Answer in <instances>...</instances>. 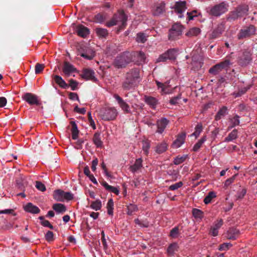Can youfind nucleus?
Listing matches in <instances>:
<instances>
[{"mask_svg":"<svg viewBox=\"0 0 257 257\" xmlns=\"http://www.w3.org/2000/svg\"><path fill=\"white\" fill-rule=\"evenodd\" d=\"M140 81L139 69H132L126 73L125 80L123 83L122 87L124 89L130 90L137 86Z\"/></svg>","mask_w":257,"mask_h":257,"instance_id":"nucleus-1","label":"nucleus"},{"mask_svg":"<svg viewBox=\"0 0 257 257\" xmlns=\"http://www.w3.org/2000/svg\"><path fill=\"white\" fill-rule=\"evenodd\" d=\"M118 114L114 107H103L99 111V116L105 121L112 120L115 119Z\"/></svg>","mask_w":257,"mask_h":257,"instance_id":"nucleus-2","label":"nucleus"},{"mask_svg":"<svg viewBox=\"0 0 257 257\" xmlns=\"http://www.w3.org/2000/svg\"><path fill=\"white\" fill-rule=\"evenodd\" d=\"M228 9V5L225 2H222L212 7L209 11V14L214 17H219L225 13Z\"/></svg>","mask_w":257,"mask_h":257,"instance_id":"nucleus-3","label":"nucleus"},{"mask_svg":"<svg viewBox=\"0 0 257 257\" xmlns=\"http://www.w3.org/2000/svg\"><path fill=\"white\" fill-rule=\"evenodd\" d=\"M183 29L184 28L182 25L179 23L173 25L169 32V39L175 40L179 39L182 34Z\"/></svg>","mask_w":257,"mask_h":257,"instance_id":"nucleus-4","label":"nucleus"},{"mask_svg":"<svg viewBox=\"0 0 257 257\" xmlns=\"http://www.w3.org/2000/svg\"><path fill=\"white\" fill-rule=\"evenodd\" d=\"M53 197L57 201H64V200H72L73 198V195L70 192L57 190L54 191Z\"/></svg>","mask_w":257,"mask_h":257,"instance_id":"nucleus-5","label":"nucleus"},{"mask_svg":"<svg viewBox=\"0 0 257 257\" xmlns=\"http://www.w3.org/2000/svg\"><path fill=\"white\" fill-rule=\"evenodd\" d=\"M255 28L253 25H249V26L244 27L240 29L237 34V38L238 39H243L248 38L251 35L255 34Z\"/></svg>","mask_w":257,"mask_h":257,"instance_id":"nucleus-6","label":"nucleus"},{"mask_svg":"<svg viewBox=\"0 0 257 257\" xmlns=\"http://www.w3.org/2000/svg\"><path fill=\"white\" fill-rule=\"evenodd\" d=\"M128 55V53L126 52L117 56L114 62V66L117 68L125 67L131 61Z\"/></svg>","mask_w":257,"mask_h":257,"instance_id":"nucleus-7","label":"nucleus"},{"mask_svg":"<svg viewBox=\"0 0 257 257\" xmlns=\"http://www.w3.org/2000/svg\"><path fill=\"white\" fill-rule=\"evenodd\" d=\"M230 63V61L228 60H225L210 68L209 70V72L213 75H216L223 69L227 68Z\"/></svg>","mask_w":257,"mask_h":257,"instance_id":"nucleus-8","label":"nucleus"},{"mask_svg":"<svg viewBox=\"0 0 257 257\" xmlns=\"http://www.w3.org/2000/svg\"><path fill=\"white\" fill-rule=\"evenodd\" d=\"M172 9L174 10V12L178 15L179 18H182L183 17L182 14L187 9L186 2L185 1L176 2Z\"/></svg>","mask_w":257,"mask_h":257,"instance_id":"nucleus-9","label":"nucleus"},{"mask_svg":"<svg viewBox=\"0 0 257 257\" xmlns=\"http://www.w3.org/2000/svg\"><path fill=\"white\" fill-rule=\"evenodd\" d=\"M114 97L116 100L119 107L125 113L131 112V109L129 105L117 94H114Z\"/></svg>","mask_w":257,"mask_h":257,"instance_id":"nucleus-10","label":"nucleus"},{"mask_svg":"<svg viewBox=\"0 0 257 257\" xmlns=\"http://www.w3.org/2000/svg\"><path fill=\"white\" fill-rule=\"evenodd\" d=\"M23 100L31 105L39 104L37 96L31 93H26L22 96Z\"/></svg>","mask_w":257,"mask_h":257,"instance_id":"nucleus-11","label":"nucleus"},{"mask_svg":"<svg viewBox=\"0 0 257 257\" xmlns=\"http://www.w3.org/2000/svg\"><path fill=\"white\" fill-rule=\"evenodd\" d=\"M169 123V120L166 118H161L157 121V132L162 134L164 131Z\"/></svg>","mask_w":257,"mask_h":257,"instance_id":"nucleus-12","label":"nucleus"},{"mask_svg":"<svg viewBox=\"0 0 257 257\" xmlns=\"http://www.w3.org/2000/svg\"><path fill=\"white\" fill-rule=\"evenodd\" d=\"M165 11V4L161 2L156 4L153 8V14L155 16H159Z\"/></svg>","mask_w":257,"mask_h":257,"instance_id":"nucleus-13","label":"nucleus"},{"mask_svg":"<svg viewBox=\"0 0 257 257\" xmlns=\"http://www.w3.org/2000/svg\"><path fill=\"white\" fill-rule=\"evenodd\" d=\"M223 224V220L220 219L215 221L211 227L210 234L213 236H216L218 235V229L221 227Z\"/></svg>","mask_w":257,"mask_h":257,"instance_id":"nucleus-14","label":"nucleus"},{"mask_svg":"<svg viewBox=\"0 0 257 257\" xmlns=\"http://www.w3.org/2000/svg\"><path fill=\"white\" fill-rule=\"evenodd\" d=\"M76 71V69L73 65L67 62H65L64 63L63 71L65 75L69 76L72 73Z\"/></svg>","mask_w":257,"mask_h":257,"instance_id":"nucleus-15","label":"nucleus"},{"mask_svg":"<svg viewBox=\"0 0 257 257\" xmlns=\"http://www.w3.org/2000/svg\"><path fill=\"white\" fill-rule=\"evenodd\" d=\"M25 211L32 214H38L40 212V209L32 203H28L24 206Z\"/></svg>","mask_w":257,"mask_h":257,"instance_id":"nucleus-16","label":"nucleus"},{"mask_svg":"<svg viewBox=\"0 0 257 257\" xmlns=\"http://www.w3.org/2000/svg\"><path fill=\"white\" fill-rule=\"evenodd\" d=\"M77 35L81 37H86L89 33V29L82 25H79L76 28Z\"/></svg>","mask_w":257,"mask_h":257,"instance_id":"nucleus-17","label":"nucleus"},{"mask_svg":"<svg viewBox=\"0 0 257 257\" xmlns=\"http://www.w3.org/2000/svg\"><path fill=\"white\" fill-rule=\"evenodd\" d=\"M114 15H117V20H118V24L120 23L121 26L125 27L126 25V22L127 21V17L123 11L120 10L118 11L117 14Z\"/></svg>","mask_w":257,"mask_h":257,"instance_id":"nucleus-18","label":"nucleus"},{"mask_svg":"<svg viewBox=\"0 0 257 257\" xmlns=\"http://www.w3.org/2000/svg\"><path fill=\"white\" fill-rule=\"evenodd\" d=\"M250 54L248 52H243L242 56L239 59V63L243 66L248 64L250 61Z\"/></svg>","mask_w":257,"mask_h":257,"instance_id":"nucleus-19","label":"nucleus"},{"mask_svg":"<svg viewBox=\"0 0 257 257\" xmlns=\"http://www.w3.org/2000/svg\"><path fill=\"white\" fill-rule=\"evenodd\" d=\"M81 76L86 80L93 79L94 78V72L92 70L85 69L83 70Z\"/></svg>","mask_w":257,"mask_h":257,"instance_id":"nucleus-20","label":"nucleus"},{"mask_svg":"<svg viewBox=\"0 0 257 257\" xmlns=\"http://www.w3.org/2000/svg\"><path fill=\"white\" fill-rule=\"evenodd\" d=\"M186 135L185 134H182L178 136L176 140L173 142L172 146L174 148H178L184 144Z\"/></svg>","mask_w":257,"mask_h":257,"instance_id":"nucleus-21","label":"nucleus"},{"mask_svg":"<svg viewBox=\"0 0 257 257\" xmlns=\"http://www.w3.org/2000/svg\"><path fill=\"white\" fill-rule=\"evenodd\" d=\"M80 56L87 60H91L95 56V52L93 49L87 48L85 52L81 53Z\"/></svg>","mask_w":257,"mask_h":257,"instance_id":"nucleus-22","label":"nucleus"},{"mask_svg":"<svg viewBox=\"0 0 257 257\" xmlns=\"http://www.w3.org/2000/svg\"><path fill=\"white\" fill-rule=\"evenodd\" d=\"M200 33L201 30L199 28L193 27L188 31V32L185 34V35L189 38H192L197 36L200 34Z\"/></svg>","mask_w":257,"mask_h":257,"instance_id":"nucleus-23","label":"nucleus"},{"mask_svg":"<svg viewBox=\"0 0 257 257\" xmlns=\"http://www.w3.org/2000/svg\"><path fill=\"white\" fill-rule=\"evenodd\" d=\"M156 83L158 87L161 89L162 93L169 94L171 92L168 84L162 83L158 81H156Z\"/></svg>","mask_w":257,"mask_h":257,"instance_id":"nucleus-24","label":"nucleus"},{"mask_svg":"<svg viewBox=\"0 0 257 257\" xmlns=\"http://www.w3.org/2000/svg\"><path fill=\"white\" fill-rule=\"evenodd\" d=\"M238 230L235 228H230L227 232V237L229 239L234 240L238 236Z\"/></svg>","mask_w":257,"mask_h":257,"instance_id":"nucleus-25","label":"nucleus"},{"mask_svg":"<svg viewBox=\"0 0 257 257\" xmlns=\"http://www.w3.org/2000/svg\"><path fill=\"white\" fill-rule=\"evenodd\" d=\"M145 101L147 104L153 108H155L158 104V100L157 99L151 96H146L145 97Z\"/></svg>","mask_w":257,"mask_h":257,"instance_id":"nucleus-26","label":"nucleus"},{"mask_svg":"<svg viewBox=\"0 0 257 257\" xmlns=\"http://www.w3.org/2000/svg\"><path fill=\"white\" fill-rule=\"evenodd\" d=\"M227 110L228 109L226 106H224L220 108L215 115V119L216 120H220L222 117L227 114Z\"/></svg>","mask_w":257,"mask_h":257,"instance_id":"nucleus-27","label":"nucleus"},{"mask_svg":"<svg viewBox=\"0 0 257 257\" xmlns=\"http://www.w3.org/2000/svg\"><path fill=\"white\" fill-rule=\"evenodd\" d=\"M52 208L57 213H63L66 211L65 206L61 203L54 204Z\"/></svg>","mask_w":257,"mask_h":257,"instance_id":"nucleus-28","label":"nucleus"},{"mask_svg":"<svg viewBox=\"0 0 257 257\" xmlns=\"http://www.w3.org/2000/svg\"><path fill=\"white\" fill-rule=\"evenodd\" d=\"M55 82L59 85V86L63 88H66L67 87V84L62 78L59 75H54L53 76Z\"/></svg>","mask_w":257,"mask_h":257,"instance_id":"nucleus-29","label":"nucleus"},{"mask_svg":"<svg viewBox=\"0 0 257 257\" xmlns=\"http://www.w3.org/2000/svg\"><path fill=\"white\" fill-rule=\"evenodd\" d=\"M239 118V116L236 115L232 118L229 119L230 125L228 127V130L231 129L235 126L239 124L240 121Z\"/></svg>","mask_w":257,"mask_h":257,"instance_id":"nucleus-30","label":"nucleus"},{"mask_svg":"<svg viewBox=\"0 0 257 257\" xmlns=\"http://www.w3.org/2000/svg\"><path fill=\"white\" fill-rule=\"evenodd\" d=\"M142 167V160L141 158H139L137 160H136L135 164L131 166V171L133 172H135L139 170L140 169H141Z\"/></svg>","mask_w":257,"mask_h":257,"instance_id":"nucleus-31","label":"nucleus"},{"mask_svg":"<svg viewBox=\"0 0 257 257\" xmlns=\"http://www.w3.org/2000/svg\"><path fill=\"white\" fill-rule=\"evenodd\" d=\"M102 185L105 188L107 191L113 192L116 195H118L119 193V190L116 188L108 185L106 182H103Z\"/></svg>","mask_w":257,"mask_h":257,"instance_id":"nucleus-32","label":"nucleus"},{"mask_svg":"<svg viewBox=\"0 0 257 257\" xmlns=\"http://www.w3.org/2000/svg\"><path fill=\"white\" fill-rule=\"evenodd\" d=\"M71 124L72 125V139L75 140L78 138L79 131L77 128V124L74 121H71Z\"/></svg>","mask_w":257,"mask_h":257,"instance_id":"nucleus-33","label":"nucleus"},{"mask_svg":"<svg viewBox=\"0 0 257 257\" xmlns=\"http://www.w3.org/2000/svg\"><path fill=\"white\" fill-rule=\"evenodd\" d=\"M93 142L97 148H100L102 146V142L101 140L100 134L98 133L94 134L93 138Z\"/></svg>","mask_w":257,"mask_h":257,"instance_id":"nucleus-34","label":"nucleus"},{"mask_svg":"<svg viewBox=\"0 0 257 257\" xmlns=\"http://www.w3.org/2000/svg\"><path fill=\"white\" fill-rule=\"evenodd\" d=\"M177 50L176 49H170L165 52L169 60H175L176 58Z\"/></svg>","mask_w":257,"mask_h":257,"instance_id":"nucleus-35","label":"nucleus"},{"mask_svg":"<svg viewBox=\"0 0 257 257\" xmlns=\"http://www.w3.org/2000/svg\"><path fill=\"white\" fill-rule=\"evenodd\" d=\"M236 10L237 11L239 15L241 17L247 15L248 11V6L246 5L239 6L237 8Z\"/></svg>","mask_w":257,"mask_h":257,"instance_id":"nucleus-36","label":"nucleus"},{"mask_svg":"<svg viewBox=\"0 0 257 257\" xmlns=\"http://www.w3.org/2000/svg\"><path fill=\"white\" fill-rule=\"evenodd\" d=\"M237 137V131L236 129L233 130L228 136L225 138L224 142H231L235 139H236Z\"/></svg>","mask_w":257,"mask_h":257,"instance_id":"nucleus-37","label":"nucleus"},{"mask_svg":"<svg viewBox=\"0 0 257 257\" xmlns=\"http://www.w3.org/2000/svg\"><path fill=\"white\" fill-rule=\"evenodd\" d=\"M148 36L144 33H139L136 35V40L138 43H144L147 40Z\"/></svg>","mask_w":257,"mask_h":257,"instance_id":"nucleus-38","label":"nucleus"},{"mask_svg":"<svg viewBox=\"0 0 257 257\" xmlns=\"http://www.w3.org/2000/svg\"><path fill=\"white\" fill-rule=\"evenodd\" d=\"M96 34L99 38H105L108 35V31L103 28H96L95 29Z\"/></svg>","mask_w":257,"mask_h":257,"instance_id":"nucleus-39","label":"nucleus"},{"mask_svg":"<svg viewBox=\"0 0 257 257\" xmlns=\"http://www.w3.org/2000/svg\"><path fill=\"white\" fill-rule=\"evenodd\" d=\"M178 247L177 243H174L170 244L167 249V252L168 254L171 256L174 255L175 251L177 250Z\"/></svg>","mask_w":257,"mask_h":257,"instance_id":"nucleus-40","label":"nucleus"},{"mask_svg":"<svg viewBox=\"0 0 257 257\" xmlns=\"http://www.w3.org/2000/svg\"><path fill=\"white\" fill-rule=\"evenodd\" d=\"M90 207L95 211L99 210L102 207L101 202L99 200L92 201Z\"/></svg>","mask_w":257,"mask_h":257,"instance_id":"nucleus-41","label":"nucleus"},{"mask_svg":"<svg viewBox=\"0 0 257 257\" xmlns=\"http://www.w3.org/2000/svg\"><path fill=\"white\" fill-rule=\"evenodd\" d=\"M167 149V145L166 143H162L156 146V151L159 154L166 151Z\"/></svg>","mask_w":257,"mask_h":257,"instance_id":"nucleus-42","label":"nucleus"},{"mask_svg":"<svg viewBox=\"0 0 257 257\" xmlns=\"http://www.w3.org/2000/svg\"><path fill=\"white\" fill-rule=\"evenodd\" d=\"M206 141V137H202L200 140L198 141L197 143H196L193 148V150L194 152H197L199 150V149L201 148L202 144L205 142Z\"/></svg>","mask_w":257,"mask_h":257,"instance_id":"nucleus-43","label":"nucleus"},{"mask_svg":"<svg viewBox=\"0 0 257 257\" xmlns=\"http://www.w3.org/2000/svg\"><path fill=\"white\" fill-rule=\"evenodd\" d=\"M192 214L193 216L197 219H202L203 217V212L197 208H194L192 210Z\"/></svg>","mask_w":257,"mask_h":257,"instance_id":"nucleus-44","label":"nucleus"},{"mask_svg":"<svg viewBox=\"0 0 257 257\" xmlns=\"http://www.w3.org/2000/svg\"><path fill=\"white\" fill-rule=\"evenodd\" d=\"M216 197V194L215 192L211 191L209 192L208 195L205 197L204 199V202L205 204H207L209 203L211 200Z\"/></svg>","mask_w":257,"mask_h":257,"instance_id":"nucleus-45","label":"nucleus"},{"mask_svg":"<svg viewBox=\"0 0 257 257\" xmlns=\"http://www.w3.org/2000/svg\"><path fill=\"white\" fill-rule=\"evenodd\" d=\"M127 213L130 215L137 211L138 209L137 206L133 204H130L128 205H127Z\"/></svg>","mask_w":257,"mask_h":257,"instance_id":"nucleus-46","label":"nucleus"},{"mask_svg":"<svg viewBox=\"0 0 257 257\" xmlns=\"http://www.w3.org/2000/svg\"><path fill=\"white\" fill-rule=\"evenodd\" d=\"M107 213L110 215H113V202L112 199H110L107 203Z\"/></svg>","mask_w":257,"mask_h":257,"instance_id":"nucleus-47","label":"nucleus"},{"mask_svg":"<svg viewBox=\"0 0 257 257\" xmlns=\"http://www.w3.org/2000/svg\"><path fill=\"white\" fill-rule=\"evenodd\" d=\"M117 15H114L113 18L106 23V26L110 27L118 24V20H117Z\"/></svg>","mask_w":257,"mask_h":257,"instance_id":"nucleus-48","label":"nucleus"},{"mask_svg":"<svg viewBox=\"0 0 257 257\" xmlns=\"http://www.w3.org/2000/svg\"><path fill=\"white\" fill-rule=\"evenodd\" d=\"M238 174H236L231 178L227 179L224 184V188H226L228 186L231 185L235 180Z\"/></svg>","mask_w":257,"mask_h":257,"instance_id":"nucleus-49","label":"nucleus"},{"mask_svg":"<svg viewBox=\"0 0 257 257\" xmlns=\"http://www.w3.org/2000/svg\"><path fill=\"white\" fill-rule=\"evenodd\" d=\"M202 131V125L200 123H198L195 127V132L192 134V136H195L196 138L198 137Z\"/></svg>","mask_w":257,"mask_h":257,"instance_id":"nucleus-50","label":"nucleus"},{"mask_svg":"<svg viewBox=\"0 0 257 257\" xmlns=\"http://www.w3.org/2000/svg\"><path fill=\"white\" fill-rule=\"evenodd\" d=\"M183 186V183L181 181L178 182L176 183L171 185L169 186V189L170 190H176L178 189L181 188Z\"/></svg>","mask_w":257,"mask_h":257,"instance_id":"nucleus-51","label":"nucleus"},{"mask_svg":"<svg viewBox=\"0 0 257 257\" xmlns=\"http://www.w3.org/2000/svg\"><path fill=\"white\" fill-rule=\"evenodd\" d=\"M39 219L41 220V224L45 226L50 228V229H53V226L50 224V222L48 220L44 219L43 216L39 217Z\"/></svg>","mask_w":257,"mask_h":257,"instance_id":"nucleus-52","label":"nucleus"},{"mask_svg":"<svg viewBox=\"0 0 257 257\" xmlns=\"http://www.w3.org/2000/svg\"><path fill=\"white\" fill-rule=\"evenodd\" d=\"M232 246L230 243H224L220 244L218 247V250L220 251L227 250Z\"/></svg>","mask_w":257,"mask_h":257,"instance_id":"nucleus-53","label":"nucleus"},{"mask_svg":"<svg viewBox=\"0 0 257 257\" xmlns=\"http://www.w3.org/2000/svg\"><path fill=\"white\" fill-rule=\"evenodd\" d=\"M169 59L167 58L166 54H165V53H164L160 55L159 56V57L156 59V63L165 62L167 61Z\"/></svg>","mask_w":257,"mask_h":257,"instance_id":"nucleus-54","label":"nucleus"},{"mask_svg":"<svg viewBox=\"0 0 257 257\" xmlns=\"http://www.w3.org/2000/svg\"><path fill=\"white\" fill-rule=\"evenodd\" d=\"M186 156H183L181 157H177L174 160V163L175 165H179L182 163L185 160Z\"/></svg>","mask_w":257,"mask_h":257,"instance_id":"nucleus-55","label":"nucleus"},{"mask_svg":"<svg viewBox=\"0 0 257 257\" xmlns=\"http://www.w3.org/2000/svg\"><path fill=\"white\" fill-rule=\"evenodd\" d=\"M241 17L236 10L232 12L229 16L228 19L230 20H234L238 18Z\"/></svg>","mask_w":257,"mask_h":257,"instance_id":"nucleus-56","label":"nucleus"},{"mask_svg":"<svg viewBox=\"0 0 257 257\" xmlns=\"http://www.w3.org/2000/svg\"><path fill=\"white\" fill-rule=\"evenodd\" d=\"M179 234V228L178 227L173 228L170 231V235L172 238H177Z\"/></svg>","mask_w":257,"mask_h":257,"instance_id":"nucleus-57","label":"nucleus"},{"mask_svg":"<svg viewBox=\"0 0 257 257\" xmlns=\"http://www.w3.org/2000/svg\"><path fill=\"white\" fill-rule=\"evenodd\" d=\"M150 147V143L148 142L144 141L143 142V150L146 155L148 154Z\"/></svg>","mask_w":257,"mask_h":257,"instance_id":"nucleus-58","label":"nucleus"},{"mask_svg":"<svg viewBox=\"0 0 257 257\" xmlns=\"http://www.w3.org/2000/svg\"><path fill=\"white\" fill-rule=\"evenodd\" d=\"M44 65L39 63H37L35 66V72L36 74L41 73L44 68Z\"/></svg>","mask_w":257,"mask_h":257,"instance_id":"nucleus-59","label":"nucleus"},{"mask_svg":"<svg viewBox=\"0 0 257 257\" xmlns=\"http://www.w3.org/2000/svg\"><path fill=\"white\" fill-rule=\"evenodd\" d=\"M36 187L41 191H44L46 190L45 186L40 181L36 182Z\"/></svg>","mask_w":257,"mask_h":257,"instance_id":"nucleus-60","label":"nucleus"},{"mask_svg":"<svg viewBox=\"0 0 257 257\" xmlns=\"http://www.w3.org/2000/svg\"><path fill=\"white\" fill-rule=\"evenodd\" d=\"M69 85L71 87V89L72 90H75L76 89L78 83L73 79L69 80Z\"/></svg>","mask_w":257,"mask_h":257,"instance_id":"nucleus-61","label":"nucleus"},{"mask_svg":"<svg viewBox=\"0 0 257 257\" xmlns=\"http://www.w3.org/2000/svg\"><path fill=\"white\" fill-rule=\"evenodd\" d=\"M54 235L53 233L51 231H48L47 232L46 234H45V238L48 241H52L53 240Z\"/></svg>","mask_w":257,"mask_h":257,"instance_id":"nucleus-62","label":"nucleus"},{"mask_svg":"<svg viewBox=\"0 0 257 257\" xmlns=\"http://www.w3.org/2000/svg\"><path fill=\"white\" fill-rule=\"evenodd\" d=\"M197 11H193L191 12H187V15L188 16L187 18L189 21L192 20L193 19V18L197 16Z\"/></svg>","mask_w":257,"mask_h":257,"instance_id":"nucleus-63","label":"nucleus"},{"mask_svg":"<svg viewBox=\"0 0 257 257\" xmlns=\"http://www.w3.org/2000/svg\"><path fill=\"white\" fill-rule=\"evenodd\" d=\"M137 57L141 62H144L146 60V56L144 52L140 51L137 53Z\"/></svg>","mask_w":257,"mask_h":257,"instance_id":"nucleus-64","label":"nucleus"}]
</instances>
